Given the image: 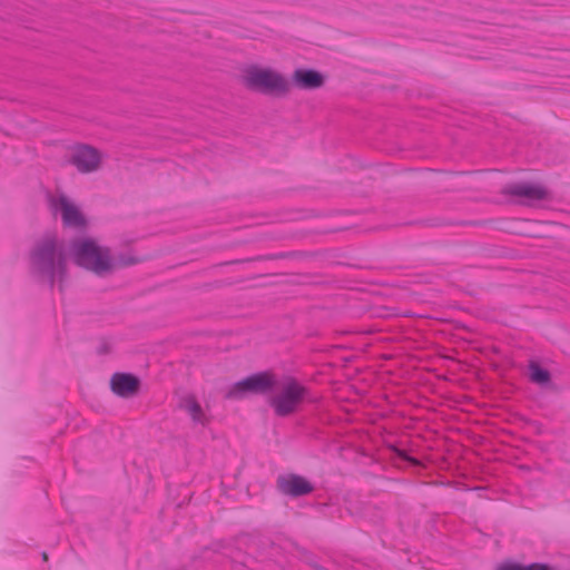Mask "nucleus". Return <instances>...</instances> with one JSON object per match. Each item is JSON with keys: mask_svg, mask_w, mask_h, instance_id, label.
Segmentation results:
<instances>
[{"mask_svg": "<svg viewBox=\"0 0 570 570\" xmlns=\"http://www.w3.org/2000/svg\"><path fill=\"white\" fill-rule=\"evenodd\" d=\"M68 253L56 238L49 237L38 244L31 256V265L36 273L52 283H61L67 272Z\"/></svg>", "mask_w": 570, "mask_h": 570, "instance_id": "nucleus-1", "label": "nucleus"}, {"mask_svg": "<svg viewBox=\"0 0 570 570\" xmlns=\"http://www.w3.org/2000/svg\"><path fill=\"white\" fill-rule=\"evenodd\" d=\"M73 262L97 275L110 273L116 264L112 261L109 249L100 246L96 240L82 238L75 242L70 248Z\"/></svg>", "mask_w": 570, "mask_h": 570, "instance_id": "nucleus-2", "label": "nucleus"}, {"mask_svg": "<svg viewBox=\"0 0 570 570\" xmlns=\"http://www.w3.org/2000/svg\"><path fill=\"white\" fill-rule=\"evenodd\" d=\"M247 88L262 94L284 96L289 91V82L278 71L259 66L248 67L243 76Z\"/></svg>", "mask_w": 570, "mask_h": 570, "instance_id": "nucleus-3", "label": "nucleus"}, {"mask_svg": "<svg viewBox=\"0 0 570 570\" xmlns=\"http://www.w3.org/2000/svg\"><path fill=\"white\" fill-rule=\"evenodd\" d=\"M306 390L298 382L287 379L271 400V405L279 416L296 412L303 403Z\"/></svg>", "mask_w": 570, "mask_h": 570, "instance_id": "nucleus-4", "label": "nucleus"}, {"mask_svg": "<svg viewBox=\"0 0 570 570\" xmlns=\"http://www.w3.org/2000/svg\"><path fill=\"white\" fill-rule=\"evenodd\" d=\"M275 384L274 376L268 373H258L250 375L235 383L228 392L232 399H243L248 394L265 393Z\"/></svg>", "mask_w": 570, "mask_h": 570, "instance_id": "nucleus-5", "label": "nucleus"}, {"mask_svg": "<svg viewBox=\"0 0 570 570\" xmlns=\"http://www.w3.org/2000/svg\"><path fill=\"white\" fill-rule=\"evenodd\" d=\"M71 164L83 174L96 171L102 163V154L90 146H76L70 155Z\"/></svg>", "mask_w": 570, "mask_h": 570, "instance_id": "nucleus-6", "label": "nucleus"}, {"mask_svg": "<svg viewBox=\"0 0 570 570\" xmlns=\"http://www.w3.org/2000/svg\"><path fill=\"white\" fill-rule=\"evenodd\" d=\"M51 208L55 213H60L66 227L81 228L86 226V218L68 197L59 195L51 199Z\"/></svg>", "mask_w": 570, "mask_h": 570, "instance_id": "nucleus-7", "label": "nucleus"}, {"mask_svg": "<svg viewBox=\"0 0 570 570\" xmlns=\"http://www.w3.org/2000/svg\"><path fill=\"white\" fill-rule=\"evenodd\" d=\"M277 487L282 493L298 497L312 492V484L303 476L299 475H285L279 476Z\"/></svg>", "mask_w": 570, "mask_h": 570, "instance_id": "nucleus-8", "label": "nucleus"}, {"mask_svg": "<svg viewBox=\"0 0 570 570\" xmlns=\"http://www.w3.org/2000/svg\"><path fill=\"white\" fill-rule=\"evenodd\" d=\"M110 386L118 396L131 397L138 392L139 380L131 374L119 373L111 377Z\"/></svg>", "mask_w": 570, "mask_h": 570, "instance_id": "nucleus-9", "label": "nucleus"}, {"mask_svg": "<svg viewBox=\"0 0 570 570\" xmlns=\"http://www.w3.org/2000/svg\"><path fill=\"white\" fill-rule=\"evenodd\" d=\"M292 81L299 89H316L323 86L324 77L313 69H296L292 75Z\"/></svg>", "mask_w": 570, "mask_h": 570, "instance_id": "nucleus-10", "label": "nucleus"}, {"mask_svg": "<svg viewBox=\"0 0 570 570\" xmlns=\"http://www.w3.org/2000/svg\"><path fill=\"white\" fill-rule=\"evenodd\" d=\"M509 191L528 200H540L547 196V190L542 186L532 184H518L510 187Z\"/></svg>", "mask_w": 570, "mask_h": 570, "instance_id": "nucleus-11", "label": "nucleus"}, {"mask_svg": "<svg viewBox=\"0 0 570 570\" xmlns=\"http://www.w3.org/2000/svg\"><path fill=\"white\" fill-rule=\"evenodd\" d=\"M183 406L195 422H204L203 410L193 396L186 397L184 400Z\"/></svg>", "mask_w": 570, "mask_h": 570, "instance_id": "nucleus-12", "label": "nucleus"}, {"mask_svg": "<svg viewBox=\"0 0 570 570\" xmlns=\"http://www.w3.org/2000/svg\"><path fill=\"white\" fill-rule=\"evenodd\" d=\"M530 376L533 382L539 384H544L549 381V373L537 364L530 366Z\"/></svg>", "mask_w": 570, "mask_h": 570, "instance_id": "nucleus-13", "label": "nucleus"}, {"mask_svg": "<svg viewBox=\"0 0 570 570\" xmlns=\"http://www.w3.org/2000/svg\"><path fill=\"white\" fill-rule=\"evenodd\" d=\"M522 570H551V569L548 568L547 566L534 563V564H530V566H525V567L522 566Z\"/></svg>", "mask_w": 570, "mask_h": 570, "instance_id": "nucleus-14", "label": "nucleus"}, {"mask_svg": "<svg viewBox=\"0 0 570 570\" xmlns=\"http://www.w3.org/2000/svg\"><path fill=\"white\" fill-rule=\"evenodd\" d=\"M497 570H522V566L518 564H503L499 567Z\"/></svg>", "mask_w": 570, "mask_h": 570, "instance_id": "nucleus-15", "label": "nucleus"}]
</instances>
